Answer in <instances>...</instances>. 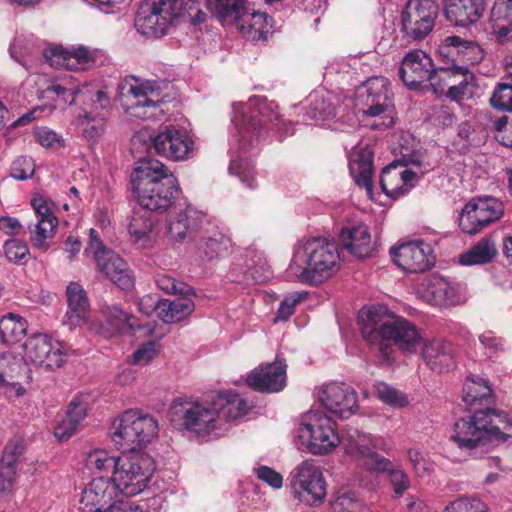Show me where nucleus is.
<instances>
[{"mask_svg": "<svg viewBox=\"0 0 512 512\" xmlns=\"http://www.w3.org/2000/svg\"><path fill=\"white\" fill-rule=\"evenodd\" d=\"M277 104L264 97H252L246 103L232 105L231 122L240 135L243 148L254 146L269 130L278 127L280 114Z\"/></svg>", "mask_w": 512, "mask_h": 512, "instance_id": "7", "label": "nucleus"}, {"mask_svg": "<svg viewBox=\"0 0 512 512\" xmlns=\"http://www.w3.org/2000/svg\"><path fill=\"white\" fill-rule=\"evenodd\" d=\"M159 344L155 341H148L140 345L129 357L128 363L137 366H146L159 355Z\"/></svg>", "mask_w": 512, "mask_h": 512, "instance_id": "56", "label": "nucleus"}, {"mask_svg": "<svg viewBox=\"0 0 512 512\" xmlns=\"http://www.w3.org/2000/svg\"><path fill=\"white\" fill-rule=\"evenodd\" d=\"M417 175L409 169L397 171V166L390 164L384 167L380 175V187L390 198L397 199L415 186Z\"/></svg>", "mask_w": 512, "mask_h": 512, "instance_id": "32", "label": "nucleus"}, {"mask_svg": "<svg viewBox=\"0 0 512 512\" xmlns=\"http://www.w3.org/2000/svg\"><path fill=\"white\" fill-rule=\"evenodd\" d=\"M443 512H488V507L479 499L461 497L451 502Z\"/></svg>", "mask_w": 512, "mask_h": 512, "instance_id": "59", "label": "nucleus"}, {"mask_svg": "<svg viewBox=\"0 0 512 512\" xmlns=\"http://www.w3.org/2000/svg\"><path fill=\"white\" fill-rule=\"evenodd\" d=\"M229 173L239 177L240 181L249 188L253 187L254 162L251 157L239 155L237 158L232 159L229 165Z\"/></svg>", "mask_w": 512, "mask_h": 512, "instance_id": "50", "label": "nucleus"}, {"mask_svg": "<svg viewBox=\"0 0 512 512\" xmlns=\"http://www.w3.org/2000/svg\"><path fill=\"white\" fill-rule=\"evenodd\" d=\"M433 68V61L428 54L422 50H414L405 55L398 74L405 86L417 90L430 80Z\"/></svg>", "mask_w": 512, "mask_h": 512, "instance_id": "26", "label": "nucleus"}, {"mask_svg": "<svg viewBox=\"0 0 512 512\" xmlns=\"http://www.w3.org/2000/svg\"><path fill=\"white\" fill-rule=\"evenodd\" d=\"M420 349L426 365L434 372L443 373L455 366L456 350L451 342L441 339L423 340Z\"/></svg>", "mask_w": 512, "mask_h": 512, "instance_id": "28", "label": "nucleus"}, {"mask_svg": "<svg viewBox=\"0 0 512 512\" xmlns=\"http://www.w3.org/2000/svg\"><path fill=\"white\" fill-rule=\"evenodd\" d=\"M133 192L145 211H165L175 194L179 192L178 181L167 173L165 165L156 159H143L131 175Z\"/></svg>", "mask_w": 512, "mask_h": 512, "instance_id": "3", "label": "nucleus"}, {"mask_svg": "<svg viewBox=\"0 0 512 512\" xmlns=\"http://www.w3.org/2000/svg\"><path fill=\"white\" fill-rule=\"evenodd\" d=\"M425 297L438 306H453L461 301L458 288L443 277L436 275L427 279Z\"/></svg>", "mask_w": 512, "mask_h": 512, "instance_id": "36", "label": "nucleus"}, {"mask_svg": "<svg viewBox=\"0 0 512 512\" xmlns=\"http://www.w3.org/2000/svg\"><path fill=\"white\" fill-rule=\"evenodd\" d=\"M111 479L119 493L132 497L143 492L155 469L153 458L141 451L123 453Z\"/></svg>", "mask_w": 512, "mask_h": 512, "instance_id": "10", "label": "nucleus"}, {"mask_svg": "<svg viewBox=\"0 0 512 512\" xmlns=\"http://www.w3.org/2000/svg\"><path fill=\"white\" fill-rule=\"evenodd\" d=\"M368 470L379 473H388L394 493L398 496L410 487L408 475L399 468H394L392 462L383 456H374V461L368 464Z\"/></svg>", "mask_w": 512, "mask_h": 512, "instance_id": "41", "label": "nucleus"}, {"mask_svg": "<svg viewBox=\"0 0 512 512\" xmlns=\"http://www.w3.org/2000/svg\"><path fill=\"white\" fill-rule=\"evenodd\" d=\"M90 100L85 104L83 114L77 119V127L88 140L101 138L106 130V115L110 108V97L103 90L89 91Z\"/></svg>", "mask_w": 512, "mask_h": 512, "instance_id": "19", "label": "nucleus"}, {"mask_svg": "<svg viewBox=\"0 0 512 512\" xmlns=\"http://www.w3.org/2000/svg\"><path fill=\"white\" fill-rule=\"evenodd\" d=\"M485 9L484 0H445L444 14L455 26L465 27L477 22Z\"/></svg>", "mask_w": 512, "mask_h": 512, "instance_id": "33", "label": "nucleus"}, {"mask_svg": "<svg viewBox=\"0 0 512 512\" xmlns=\"http://www.w3.org/2000/svg\"><path fill=\"white\" fill-rule=\"evenodd\" d=\"M224 409V391L206 393L201 399L182 396L170 406L171 421L187 431L209 435L220 425V413Z\"/></svg>", "mask_w": 512, "mask_h": 512, "instance_id": "5", "label": "nucleus"}, {"mask_svg": "<svg viewBox=\"0 0 512 512\" xmlns=\"http://www.w3.org/2000/svg\"><path fill=\"white\" fill-rule=\"evenodd\" d=\"M119 98L125 112L136 118H150L162 101V90L155 81L127 76L119 85Z\"/></svg>", "mask_w": 512, "mask_h": 512, "instance_id": "11", "label": "nucleus"}, {"mask_svg": "<svg viewBox=\"0 0 512 512\" xmlns=\"http://www.w3.org/2000/svg\"><path fill=\"white\" fill-rule=\"evenodd\" d=\"M10 55L27 70L32 68L33 58L37 54L35 46L23 37H17L10 46Z\"/></svg>", "mask_w": 512, "mask_h": 512, "instance_id": "49", "label": "nucleus"}, {"mask_svg": "<svg viewBox=\"0 0 512 512\" xmlns=\"http://www.w3.org/2000/svg\"><path fill=\"white\" fill-rule=\"evenodd\" d=\"M361 333L370 346L379 350L383 360H393V347L404 353H416L423 344V337L415 324L401 317L385 314L382 309H369L360 316Z\"/></svg>", "mask_w": 512, "mask_h": 512, "instance_id": "2", "label": "nucleus"}, {"mask_svg": "<svg viewBox=\"0 0 512 512\" xmlns=\"http://www.w3.org/2000/svg\"><path fill=\"white\" fill-rule=\"evenodd\" d=\"M335 106L330 99L319 92L309 96V106L306 111V118L309 120H327L335 117Z\"/></svg>", "mask_w": 512, "mask_h": 512, "instance_id": "45", "label": "nucleus"}, {"mask_svg": "<svg viewBox=\"0 0 512 512\" xmlns=\"http://www.w3.org/2000/svg\"><path fill=\"white\" fill-rule=\"evenodd\" d=\"M85 254L91 255L98 271L119 288L128 290L133 286L132 271L128 264L117 253L104 246L98 232L93 228L89 232Z\"/></svg>", "mask_w": 512, "mask_h": 512, "instance_id": "14", "label": "nucleus"}, {"mask_svg": "<svg viewBox=\"0 0 512 512\" xmlns=\"http://www.w3.org/2000/svg\"><path fill=\"white\" fill-rule=\"evenodd\" d=\"M340 260L337 245L324 238L308 239L289 265L292 275L304 284L318 285L332 276Z\"/></svg>", "mask_w": 512, "mask_h": 512, "instance_id": "6", "label": "nucleus"}, {"mask_svg": "<svg viewBox=\"0 0 512 512\" xmlns=\"http://www.w3.org/2000/svg\"><path fill=\"white\" fill-rule=\"evenodd\" d=\"M118 459L119 456L112 455L107 450L93 449L87 453L85 465L89 470L113 473L119 462Z\"/></svg>", "mask_w": 512, "mask_h": 512, "instance_id": "46", "label": "nucleus"}, {"mask_svg": "<svg viewBox=\"0 0 512 512\" xmlns=\"http://www.w3.org/2000/svg\"><path fill=\"white\" fill-rule=\"evenodd\" d=\"M341 439L349 454H358L367 458L364 463L367 468L368 464L374 461V456H380L370 447L371 435L356 426L347 425L342 432Z\"/></svg>", "mask_w": 512, "mask_h": 512, "instance_id": "37", "label": "nucleus"}, {"mask_svg": "<svg viewBox=\"0 0 512 512\" xmlns=\"http://www.w3.org/2000/svg\"><path fill=\"white\" fill-rule=\"evenodd\" d=\"M104 315L107 323L110 325V329L105 331L102 325L91 322L89 326L91 332L109 337L114 333L124 332L126 329L138 328L134 317L116 305L106 307Z\"/></svg>", "mask_w": 512, "mask_h": 512, "instance_id": "38", "label": "nucleus"}, {"mask_svg": "<svg viewBox=\"0 0 512 512\" xmlns=\"http://www.w3.org/2000/svg\"><path fill=\"white\" fill-rule=\"evenodd\" d=\"M127 231L129 241L140 249H150L157 242L156 222L148 211H133L127 225Z\"/></svg>", "mask_w": 512, "mask_h": 512, "instance_id": "27", "label": "nucleus"}, {"mask_svg": "<svg viewBox=\"0 0 512 512\" xmlns=\"http://www.w3.org/2000/svg\"><path fill=\"white\" fill-rule=\"evenodd\" d=\"M31 206L36 219L34 223L28 225L30 241L33 247L46 251L49 248L48 241L53 238L58 221L45 197L34 196L31 199Z\"/></svg>", "mask_w": 512, "mask_h": 512, "instance_id": "22", "label": "nucleus"}, {"mask_svg": "<svg viewBox=\"0 0 512 512\" xmlns=\"http://www.w3.org/2000/svg\"><path fill=\"white\" fill-rule=\"evenodd\" d=\"M455 66H460L453 61L451 67H439L433 68L432 76L429 80L430 86L433 88L435 94L444 93L445 87H448L453 83V78L458 76Z\"/></svg>", "mask_w": 512, "mask_h": 512, "instance_id": "53", "label": "nucleus"}, {"mask_svg": "<svg viewBox=\"0 0 512 512\" xmlns=\"http://www.w3.org/2000/svg\"><path fill=\"white\" fill-rule=\"evenodd\" d=\"M122 512H161L168 507L166 495L161 493L147 498L143 504L138 505L131 500L122 504Z\"/></svg>", "mask_w": 512, "mask_h": 512, "instance_id": "51", "label": "nucleus"}, {"mask_svg": "<svg viewBox=\"0 0 512 512\" xmlns=\"http://www.w3.org/2000/svg\"><path fill=\"white\" fill-rule=\"evenodd\" d=\"M127 499L120 497L111 477H95L81 492L80 512H122Z\"/></svg>", "mask_w": 512, "mask_h": 512, "instance_id": "16", "label": "nucleus"}, {"mask_svg": "<svg viewBox=\"0 0 512 512\" xmlns=\"http://www.w3.org/2000/svg\"><path fill=\"white\" fill-rule=\"evenodd\" d=\"M462 399L471 415L458 419L453 425L451 439L459 448L473 450L486 443L512 439V419L507 412L491 406L495 394L486 379L467 377Z\"/></svg>", "mask_w": 512, "mask_h": 512, "instance_id": "1", "label": "nucleus"}, {"mask_svg": "<svg viewBox=\"0 0 512 512\" xmlns=\"http://www.w3.org/2000/svg\"><path fill=\"white\" fill-rule=\"evenodd\" d=\"M286 368L282 360L263 363L248 373L246 383L258 392L277 393L286 385Z\"/></svg>", "mask_w": 512, "mask_h": 512, "instance_id": "25", "label": "nucleus"}, {"mask_svg": "<svg viewBox=\"0 0 512 512\" xmlns=\"http://www.w3.org/2000/svg\"><path fill=\"white\" fill-rule=\"evenodd\" d=\"M374 389L377 397L384 403L393 407H404L407 405L408 400L403 393L398 391L392 386H389L385 382H375Z\"/></svg>", "mask_w": 512, "mask_h": 512, "instance_id": "54", "label": "nucleus"}, {"mask_svg": "<svg viewBox=\"0 0 512 512\" xmlns=\"http://www.w3.org/2000/svg\"><path fill=\"white\" fill-rule=\"evenodd\" d=\"M271 17L259 12L248 0H226V26L235 29L246 40H266L272 27Z\"/></svg>", "mask_w": 512, "mask_h": 512, "instance_id": "12", "label": "nucleus"}, {"mask_svg": "<svg viewBox=\"0 0 512 512\" xmlns=\"http://www.w3.org/2000/svg\"><path fill=\"white\" fill-rule=\"evenodd\" d=\"M298 438L310 453L316 455L329 453L341 441L336 432L335 421L325 414L318 413L310 417L308 423L299 427Z\"/></svg>", "mask_w": 512, "mask_h": 512, "instance_id": "17", "label": "nucleus"}, {"mask_svg": "<svg viewBox=\"0 0 512 512\" xmlns=\"http://www.w3.org/2000/svg\"><path fill=\"white\" fill-rule=\"evenodd\" d=\"M497 255V249L490 238L484 237L460 256L462 265H482L490 263Z\"/></svg>", "mask_w": 512, "mask_h": 512, "instance_id": "42", "label": "nucleus"}, {"mask_svg": "<svg viewBox=\"0 0 512 512\" xmlns=\"http://www.w3.org/2000/svg\"><path fill=\"white\" fill-rule=\"evenodd\" d=\"M349 170L358 187L364 188L368 194L373 192V153L368 149L354 152L349 161Z\"/></svg>", "mask_w": 512, "mask_h": 512, "instance_id": "35", "label": "nucleus"}, {"mask_svg": "<svg viewBox=\"0 0 512 512\" xmlns=\"http://www.w3.org/2000/svg\"><path fill=\"white\" fill-rule=\"evenodd\" d=\"M192 213H194L193 210L187 207L176 218L169 219L167 232L172 240L182 241L186 237L187 232L194 228L195 223Z\"/></svg>", "mask_w": 512, "mask_h": 512, "instance_id": "48", "label": "nucleus"}, {"mask_svg": "<svg viewBox=\"0 0 512 512\" xmlns=\"http://www.w3.org/2000/svg\"><path fill=\"white\" fill-rule=\"evenodd\" d=\"M152 146L157 154L170 160L182 161L191 157L195 142L186 129L168 125L152 138Z\"/></svg>", "mask_w": 512, "mask_h": 512, "instance_id": "20", "label": "nucleus"}, {"mask_svg": "<svg viewBox=\"0 0 512 512\" xmlns=\"http://www.w3.org/2000/svg\"><path fill=\"white\" fill-rule=\"evenodd\" d=\"M26 320L14 313H8L0 320V339L8 344L18 342L26 334Z\"/></svg>", "mask_w": 512, "mask_h": 512, "instance_id": "43", "label": "nucleus"}, {"mask_svg": "<svg viewBox=\"0 0 512 512\" xmlns=\"http://www.w3.org/2000/svg\"><path fill=\"white\" fill-rule=\"evenodd\" d=\"M98 50L79 45L66 48L54 45L44 51V58L51 67L72 71L85 70L96 62Z\"/></svg>", "mask_w": 512, "mask_h": 512, "instance_id": "23", "label": "nucleus"}, {"mask_svg": "<svg viewBox=\"0 0 512 512\" xmlns=\"http://www.w3.org/2000/svg\"><path fill=\"white\" fill-rule=\"evenodd\" d=\"M438 14L439 6L434 0H408L400 17L403 38L419 41L427 37Z\"/></svg>", "mask_w": 512, "mask_h": 512, "instance_id": "15", "label": "nucleus"}, {"mask_svg": "<svg viewBox=\"0 0 512 512\" xmlns=\"http://www.w3.org/2000/svg\"><path fill=\"white\" fill-rule=\"evenodd\" d=\"M33 135L36 141L45 148L59 149L65 145L63 137L48 127H37Z\"/></svg>", "mask_w": 512, "mask_h": 512, "instance_id": "61", "label": "nucleus"}, {"mask_svg": "<svg viewBox=\"0 0 512 512\" xmlns=\"http://www.w3.org/2000/svg\"><path fill=\"white\" fill-rule=\"evenodd\" d=\"M332 512H368L355 492H340L331 503Z\"/></svg>", "mask_w": 512, "mask_h": 512, "instance_id": "52", "label": "nucleus"}, {"mask_svg": "<svg viewBox=\"0 0 512 512\" xmlns=\"http://www.w3.org/2000/svg\"><path fill=\"white\" fill-rule=\"evenodd\" d=\"M388 86L389 81L384 77H374L365 83L367 109L363 110L364 115L377 117L393 107Z\"/></svg>", "mask_w": 512, "mask_h": 512, "instance_id": "30", "label": "nucleus"}, {"mask_svg": "<svg viewBox=\"0 0 512 512\" xmlns=\"http://www.w3.org/2000/svg\"><path fill=\"white\" fill-rule=\"evenodd\" d=\"M458 221L460 229L466 234H476L487 226L482 222L478 213H476L474 209H471L470 201L463 207Z\"/></svg>", "mask_w": 512, "mask_h": 512, "instance_id": "55", "label": "nucleus"}, {"mask_svg": "<svg viewBox=\"0 0 512 512\" xmlns=\"http://www.w3.org/2000/svg\"><path fill=\"white\" fill-rule=\"evenodd\" d=\"M24 449V440L21 437H13L6 443L0 463L17 468L18 460L24 452Z\"/></svg>", "mask_w": 512, "mask_h": 512, "instance_id": "60", "label": "nucleus"}, {"mask_svg": "<svg viewBox=\"0 0 512 512\" xmlns=\"http://www.w3.org/2000/svg\"><path fill=\"white\" fill-rule=\"evenodd\" d=\"M158 317L165 323H175L189 317L195 309L194 302L187 295L174 300L162 299L158 307Z\"/></svg>", "mask_w": 512, "mask_h": 512, "instance_id": "39", "label": "nucleus"}, {"mask_svg": "<svg viewBox=\"0 0 512 512\" xmlns=\"http://www.w3.org/2000/svg\"><path fill=\"white\" fill-rule=\"evenodd\" d=\"M158 433L156 419L137 409H128L117 416L110 428L113 444L123 450L137 451Z\"/></svg>", "mask_w": 512, "mask_h": 512, "instance_id": "9", "label": "nucleus"}, {"mask_svg": "<svg viewBox=\"0 0 512 512\" xmlns=\"http://www.w3.org/2000/svg\"><path fill=\"white\" fill-rule=\"evenodd\" d=\"M188 16L192 25L205 22L207 14L200 9L199 0H142L135 18V28L143 36H164L172 21Z\"/></svg>", "mask_w": 512, "mask_h": 512, "instance_id": "4", "label": "nucleus"}, {"mask_svg": "<svg viewBox=\"0 0 512 512\" xmlns=\"http://www.w3.org/2000/svg\"><path fill=\"white\" fill-rule=\"evenodd\" d=\"M35 171V165L31 157L22 156L17 158L11 166L10 174L17 180L31 178Z\"/></svg>", "mask_w": 512, "mask_h": 512, "instance_id": "64", "label": "nucleus"}, {"mask_svg": "<svg viewBox=\"0 0 512 512\" xmlns=\"http://www.w3.org/2000/svg\"><path fill=\"white\" fill-rule=\"evenodd\" d=\"M4 255L6 259L15 264H22L30 257L28 246L19 239L7 240L3 245Z\"/></svg>", "mask_w": 512, "mask_h": 512, "instance_id": "57", "label": "nucleus"}, {"mask_svg": "<svg viewBox=\"0 0 512 512\" xmlns=\"http://www.w3.org/2000/svg\"><path fill=\"white\" fill-rule=\"evenodd\" d=\"M68 309L64 317V324L71 329L87 325L89 328L90 305L86 291L77 282H71L66 289Z\"/></svg>", "mask_w": 512, "mask_h": 512, "instance_id": "29", "label": "nucleus"}, {"mask_svg": "<svg viewBox=\"0 0 512 512\" xmlns=\"http://www.w3.org/2000/svg\"><path fill=\"white\" fill-rule=\"evenodd\" d=\"M319 401L323 407L335 415L346 418L358 409L357 392L343 382L329 383L319 392Z\"/></svg>", "mask_w": 512, "mask_h": 512, "instance_id": "24", "label": "nucleus"}, {"mask_svg": "<svg viewBox=\"0 0 512 512\" xmlns=\"http://www.w3.org/2000/svg\"><path fill=\"white\" fill-rule=\"evenodd\" d=\"M96 90L89 85L80 87L79 83L70 77L63 79L61 83L52 84L46 91L54 93L64 104L72 105L78 97H82L84 104H86L91 97L89 91Z\"/></svg>", "mask_w": 512, "mask_h": 512, "instance_id": "40", "label": "nucleus"}, {"mask_svg": "<svg viewBox=\"0 0 512 512\" xmlns=\"http://www.w3.org/2000/svg\"><path fill=\"white\" fill-rule=\"evenodd\" d=\"M155 283L160 290L167 294L189 295L192 290L189 285L165 273L157 274L155 276Z\"/></svg>", "mask_w": 512, "mask_h": 512, "instance_id": "58", "label": "nucleus"}, {"mask_svg": "<svg viewBox=\"0 0 512 512\" xmlns=\"http://www.w3.org/2000/svg\"><path fill=\"white\" fill-rule=\"evenodd\" d=\"M393 262L405 271L424 272L435 263L431 245L424 240L405 242L390 248Z\"/></svg>", "mask_w": 512, "mask_h": 512, "instance_id": "21", "label": "nucleus"}, {"mask_svg": "<svg viewBox=\"0 0 512 512\" xmlns=\"http://www.w3.org/2000/svg\"><path fill=\"white\" fill-rule=\"evenodd\" d=\"M479 341L487 357H496L505 350L504 339L496 336L492 331L481 334Z\"/></svg>", "mask_w": 512, "mask_h": 512, "instance_id": "63", "label": "nucleus"}, {"mask_svg": "<svg viewBox=\"0 0 512 512\" xmlns=\"http://www.w3.org/2000/svg\"><path fill=\"white\" fill-rule=\"evenodd\" d=\"M289 486L294 498L307 506L323 503L327 484L320 466L313 460H304L289 474Z\"/></svg>", "mask_w": 512, "mask_h": 512, "instance_id": "13", "label": "nucleus"}, {"mask_svg": "<svg viewBox=\"0 0 512 512\" xmlns=\"http://www.w3.org/2000/svg\"><path fill=\"white\" fill-rule=\"evenodd\" d=\"M67 349L59 341L46 334H35L23 344V360L27 365L44 370L61 367L66 359Z\"/></svg>", "mask_w": 512, "mask_h": 512, "instance_id": "18", "label": "nucleus"}, {"mask_svg": "<svg viewBox=\"0 0 512 512\" xmlns=\"http://www.w3.org/2000/svg\"><path fill=\"white\" fill-rule=\"evenodd\" d=\"M339 236L343 249L351 255L358 258L371 256L374 248L367 225L358 223L344 226Z\"/></svg>", "mask_w": 512, "mask_h": 512, "instance_id": "31", "label": "nucleus"}, {"mask_svg": "<svg viewBox=\"0 0 512 512\" xmlns=\"http://www.w3.org/2000/svg\"><path fill=\"white\" fill-rule=\"evenodd\" d=\"M89 409L86 396H77L69 404L65 417L54 427V436L60 440H68L78 430Z\"/></svg>", "mask_w": 512, "mask_h": 512, "instance_id": "34", "label": "nucleus"}, {"mask_svg": "<svg viewBox=\"0 0 512 512\" xmlns=\"http://www.w3.org/2000/svg\"><path fill=\"white\" fill-rule=\"evenodd\" d=\"M254 407L252 402H248L240 394L226 390V422H237L246 416Z\"/></svg>", "mask_w": 512, "mask_h": 512, "instance_id": "47", "label": "nucleus"}, {"mask_svg": "<svg viewBox=\"0 0 512 512\" xmlns=\"http://www.w3.org/2000/svg\"><path fill=\"white\" fill-rule=\"evenodd\" d=\"M440 51L441 53L446 51L453 57V61L462 63L461 66H455L458 76H461L462 79L458 83L453 81L446 92L447 97L456 102L471 97L476 86V79L468 67L483 58L480 46L474 41L465 40L459 36H448L444 39Z\"/></svg>", "mask_w": 512, "mask_h": 512, "instance_id": "8", "label": "nucleus"}, {"mask_svg": "<svg viewBox=\"0 0 512 512\" xmlns=\"http://www.w3.org/2000/svg\"><path fill=\"white\" fill-rule=\"evenodd\" d=\"M470 207L474 209L482 222L486 225L500 219L504 212L503 203L491 196L479 197L470 200Z\"/></svg>", "mask_w": 512, "mask_h": 512, "instance_id": "44", "label": "nucleus"}, {"mask_svg": "<svg viewBox=\"0 0 512 512\" xmlns=\"http://www.w3.org/2000/svg\"><path fill=\"white\" fill-rule=\"evenodd\" d=\"M490 103L496 109L512 112V85L499 84L493 92Z\"/></svg>", "mask_w": 512, "mask_h": 512, "instance_id": "62", "label": "nucleus"}]
</instances>
